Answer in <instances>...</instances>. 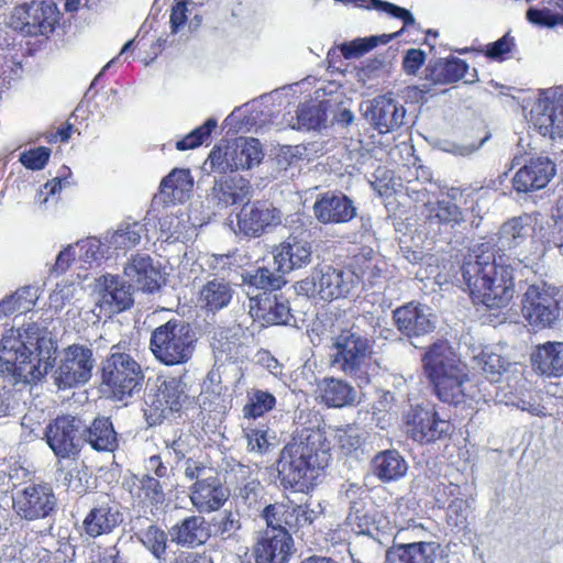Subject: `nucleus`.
Segmentation results:
<instances>
[{"mask_svg": "<svg viewBox=\"0 0 563 563\" xmlns=\"http://www.w3.org/2000/svg\"><path fill=\"white\" fill-rule=\"evenodd\" d=\"M55 352L54 341L37 325L10 329L0 342V373L14 383H36L53 367Z\"/></svg>", "mask_w": 563, "mask_h": 563, "instance_id": "1", "label": "nucleus"}, {"mask_svg": "<svg viewBox=\"0 0 563 563\" xmlns=\"http://www.w3.org/2000/svg\"><path fill=\"white\" fill-rule=\"evenodd\" d=\"M330 442L320 428L297 429L280 451L277 471L282 483L298 492L317 484L330 462Z\"/></svg>", "mask_w": 563, "mask_h": 563, "instance_id": "2", "label": "nucleus"}, {"mask_svg": "<svg viewBox=\"0 0 563 563\" xmlns=\"http://www.w3.org/2000/svg\"><path fill=\"white\" fill-rule=\"evenodd\" d=\"M422 362L424 372L441 401L459 405L467 399L476 402L485 400L481 388L468 378L466 364L448 342L432 344L424 353Z\"/></svg>", "mask_w": 563, "mask_h": 563, "instance_id": "3", "label": "nucleus"}, {"mask_svg": "<svg viewBox=\"0 0 563 563\" xmlns=\"http://www.w3.org/2000/svg\"><path fill=\"white\" fill-rule=\"evenodd\" d=\"M462 277L475 302L487 308L506 307L514 297L512 269L497 264L493 252L470 256L461 268Z\"/></svg>", "mask_w": 563, "mask_h": 563, "instance_id": "4", "label": "nucleus"}, {"mask_svg": "<svg viewBox=\"0 0 563 563\" xmlns=\"http://www.w3.org/2000/svg\"><path fill=\"white\" fill-rule=\"evenodd\" d=\"M378 320L373 314L357 318L351 331H343L333 342L335 352L332 355L333 367L360 380L368 383L371 367L369 338L376 332Z\"/></svg>", "mask_w": 563, "mask_h": 563, "instance_id": "5", "label": "nucleus"}, {"mask_svg": "<svg viewBox=\"0 0 563 563\" xmlns=\"http://www.w3.org/2000/svg\"><path fill=\"white\" fill-rule=\"evenodd\" d=\"M196 341L188 323L172 319L152 332L150 350L166 366L181 365L192 357Z\"/></svg>", "mask_w": 563, "mask_h": 563, "instance_id": "6", "label": "nucleus"}, {"mask_svg": "<svg viewBox=\"0 0 563 563\" xmlns=\"http://www.w3.org/2000/svg\"><path fill=\"white\" fill-rule=\"evenodd\" d=\"M360 287V276L352 269L322 266L299 283V290L309 297L333 300L349 296Z\"/></svg>", "mask_w": 563, "mask_h": 563, "instance_id": "7", "label": "nucleus"}, {"mask_svg": "<svg viewBox=\"0 0 563 563\" xmlns=\"http://www.w3.org/2000/svg\"><path fill=\"white\" fill-rule=\"evenodd\" d=\"M264 157L257 139L240 136L216 145L208 156L211 169L221 174L239 169H251Z\"/></svg>", "mask_w": 563, "mask_h": 563, "instance_id": "8", "label": "nucleus"}, {"mask_svg": "<svg viewBox=\"0 0 563 563\" xmlns=\"http://www.w3.org/2000/svg\"><path fill=\"white\" fill-rule=\"evenodd\" d=\"M102 383L113 397L123 400L141 389L144 378L140 364L123 352H112L102 363Z\"/></svg>", "mask_w": 563, "mask_h": 563, "instance_id": "9", "label": "nucleus"}, {"mask_svg": "<svg viewBox=\"0 0 563 563\" xmlns=\"http://www.w3.org/2000/svg\"><path fill=\"white\" fill-rule=\"evenodd\" d=\"M190 404L187 385L180 378H157L156 389L146 399V415L151 424L159 423L173 412L183 410Z\"/></svg>", "mask_w": 563, "mask_h": 563, "instance_id": "10", "label": "nucleus"}, {"mask_svg": "<svg viewBox=\"0 0 563 563\" xmlns=\"http://www.w3.org/2000/svg\"><path fill=\"white\" fill-rule=\"evenodd\" d=\"M56 505L54 490L46 483H29L12 493V509L23 520L44 519L55 511Z\"/></svg>", "mask_w": 563, "mask_h": 563, "instance_id": "11", "label": "nucleus"}, {"mask_svg": "<svg viewBox=\"0 0 563 563\" xmlns=\"http://www.w3.org/2000/svg\"><path fill=\"white\" fill-rule=\"evenodd\" d=\"M58 9L51 1H31L16 7L12 12L10 25L30 36L51 34L58 23Z\"/></svg>", "mask_w": 563, "mask_h": 563, "instance_id": "12", "label": "nucleus"}, {"mask_svg": "<svg viewBox=\"0 0 563 563\" xmlns=\"http://www.w3.org/2000/svg\"><path fill=\"white\" fill-rule=\"evenodd\" d=\"M402 419L408 437L421 444L435 442L451 433L450 421L442 419L433 408L410 407Z\"/></svg>", "mask_w": 563, "mask_h": 563, "instance_id": "13", "label": "nucleus"}, {"mask_svg": "<svg viewBox=\"0 0 563 563\" xmlns=\"http://www.w3.org/2000/svg\"><path fill=\"white\" fill-rule=\"evenodd\" d=\"M95 360L92 351L84 345L73 344L64 350L54 373L59 388L85 384L91 377Z\"/></svg>", "mask_w": 563, "mask_h": 563, "instance_id": "14", "label": "nucleus"}, {"mask_svg": "<svg viewBox=\"0 0 563 563\" xmlns=\"http://www.w3.org/2000/svg\"><path fill=\"white\" fill-rule=\"evenodd\" d=\"M81 420L69 415L58 416L45 429V439L59 459L76 456L82 445Z\"/></svg>", "mask_w": 563, "mask_h": 563, "instance_id": "15", "label": "nucleus"}, {"mask_svg": "<svg viewBox=\"0 0 563 563\" xmlns=\"http://www.w3.org/2000/svg\"><path fill=\"white\" fill-rule=\"evenodd\" d=\"M522 314L536 329L552 327L560 316L554 294L543 286H529L522 299Z\"/></svg>", "mask_w": 563, "mask_h": 563, "instance_id": "16", "label": "nucleus"}, {"mask_svg": "<svg viewBox=\"0 0 563 563\" xmlns=\"http://www.w3.org/2000/svg\"><path fill=\"white\" fill-rule=\"evenodd\" d=\"M294 551V541L285 527L268 525L261 532L253 554L256 563H287Z\"/></svg>", "mask_w": 563, "mask_h": 563, "instance_id": "17", "label": "nucleus"}, {"mask_svg": "<svg viewBox=\"0 0 563 563\" xmlns=\"http://www.w3.org/2000/svg\"><path fill=\"white\" fill-rule=\"evenodd\" d=\"M96 305L106 314L123 311L133 302L132 292L118 276L106 274L95 280Z\"/></svg>", "mask_w": 563, "mask_h": 563, "instance_id": "18", "label": "nucleus"}, {"mask_svg": "<svg viewBox=\"0 0 563 563\" xmlns=\"http://www.w3.org/2000/svg\"><path fill=\"white\" fill-rule=\"evenodd\" d=\"M531 122L543 136L563 137V92L540 97L531 110Z\"/></svg>", "mask_w": 563, "mask_h": 563, "instance_id": "19", "label": "nucleus"}, {"mask_svg": "<svg viewBox=\"0 0 563 563\" xmlns=\"http://www.w3.org/2000/svg\"><path fill=\"white\" fill-rule=\"evenodd\" d=\"M398 331L409 339L427 335L435 329V316L424 305L409 302L393 312Z\"/></svg>", "mask_w": 563, "mask_h": 563, "instance_id": "20", "label": "nucleus"}, {"mask_svg": "<svg viewBox=\"0 0 563 563\" xmlns=\"http://www.w3.org/2000/svg\"><path fill=\"white\" fill-rule=\"evenodd\" d=\"M239 232L247 236H260L266 229L282 222L278 209L265 201L245 205L236 216Z\"/></svg>", "mask_w": 563, "mask_h": 563, "instance_id": "21", "label": "nucleus"}, {"mask_svg": "<svg viewBox=\"0 0 563 563\" xmlns=\"http://www.w3.org/2000/svg\"><path fill=\"white\" fill-rule=\"evenodd\" d=\"M385 563H449L444 549L435 542L398 544L385 551Z\"/></svg>", "mask_w": 563, "mask_h": 563, "instance_id": "22", "label": "nucleus"}, {"mask_svg": "<svg viewBox=\"0 0 563 563\" xmlns=\"http://www.w3.org/2000/svg\"><path fill=\"white\" fill-rule=\"evenodd\" d=\"M421 217L429 234L437 235L464 222L463 211L454 202L443 199L422 206Z\"/></svg>", "mask_w": 563, "mask_h": 563, "instance_id": "23", "label": "nucleus"}, {"mask_svg": "<svg viewBox=\"0 0 563 563\" xmlns=\"http://www.w3.org/2000/svg\"><path fill=\"white\" fill-rule=\"evenodd\" d=\"M313 212L317 220L323 224L345 223L356 216L353 201L341 192H325L314 205Z\"/></svg>", "mask_w": 563, "mask_h": 563, "instance_id": "24", "label": "nucleus"}, {"mask_svg": "<svg viewBox=\"0 0 563 563\" xmlns=\"http://www.w3.org/2000/svg\"><path fill=\"white\" fill-rule=\"evenodd\" d=\"M229 490L223 486L219 473L210 479L195 482L190 488V501L199 512H212L220 509L229 498Z\"/></svg>", "mask_w": 563, "mask_h": 563, "instance_id": "25", "label": "nucleus"}, {"mask_svg": "<svg viewBox=\"0 0 563 563\" xmlns=\"http://www.w3.org/2000/svg\"><path fill=\"white\" fill-rule=\"evenodd\" d=\"M253 319L269 324H287L291 318L287 301L272 292H257L249 305Z\"/></svg>", "mask_w": 563, "mask_h": 563, "instance_id": "26", "label": "nucleus"}, {"mask_svg": "<svg viewBox=\"0 0 563 563\" xmlns=\"http://www.w3.org/2000/svg\"><path fill=\"white\" fill-rule=\"evenodd\" d=\"M555 175V166L551 159L544 156L531 158L514 176V188L518 192L538 190L547 186Z\"/></svg>", "mask_w": 563, "mask_h": 563, "instance_id": "27", "label": "nucleus"}, {"mask_svg": "<svg viewBox=\"0 0 563 563\" xmlns=\"http://www.w3.org/2000/svg\"><path fill=\"white\" fill-rule=\"evenodd\" d=\"M405 108L394 99L379 96L366 107L365 115L379 133H388L404 123Z\"/></svg>", "mask_w": 563, "mask_h": 563, "instance_id": "28", "label": "nucleus"}, {"mask_svg": "<svg viewBox=\"0 0 563 563\" xmlns=\"http://www.w3.org/2000/svg\"><path fill=\"white\" fill-rule=\"evenodd\" d=\"M124 276L128 279L130 290L136 289L144 292H153L161 286V272L154 267L147 255L136 254L124 266Z\"/></svg>", "mask_w": 563, "mask_h": 563, "instance_id": "29", "label": "nucleus"}, {"mask_svg": "<svg viewBox=\"0 0 563 563\" xmlns=\"http://www.w3.org/2000/svg\"><path fill=\"white\" fill-rule=\"evenodd\" d=\"M312 247L307 241L287 239L273 251L275 269L282 274L307 266L311 262Z\"/></svg>", "mask_w": 563, "mask_h": 563, "instance_id": "30", "label": "nucleus"}, {"mask_svg": "<svg viewBox=\"0 0 563 563\" xmlns=\"http://www.w3.org/2000/svg\"><path fill=\"white\" fill-rule=\"evenodd\" d=\"M172 542L180 547L195 548L210 538V529L202 516H189L169 529Z\"/></svg>", "mask_w": 563, "mask_h": 563, "instance_id": "31", "label": "nucleus"}, {"mask_svg": "<svg viewBox=\"0 0 563 563\" xmlns=\"http://www.w3.org/2000/svg\"><path fill=\"white\" fill-rule=\"evenodd\" d=\"M122 521V515L115 506L101 503L93 506L82 521L84 532L90 538L111 533Z\"/></svg>", "mask_w": 563, "mask_h": 563, "instance_id": "32", "label": "nucleus"}, {"mask_svg": "<svg viewBox=\"0 0 563 563\" xmlns=\"http://www.w3.org/2000/svg\"><path fill=\"white\" fill-rule=\"evenodd\" d=\"M263 518L268 525L276 523L294 532L310 526L300 505L283 503L268 505L263 510Z\"/></svg>", "mask_w": 563, "mask_h": 563, "instance_id": "33", "label": "nucleus"}, {"mask_svg": "<svg viewBox=\"0 0 563 563\" xmlns=\"http://www.w3.org/2000/svg\"><path fill=\"white\" fill-rule=\"evenodd\" d=\"M82 443L98 452H113L118 448V434L109 418L98 417L81 432Z\"/></svg>", "mask_w": 563, "mask_h": 563, "instance_id": "34", "label": "nucleus"}, {"mask_svg": "<svg viewBox=\"0 0 563 563\" xmlns=\"http://www.w3.org/2000/svg\"><path fill=\"white\" fill-rule=\"evenodd\" d=\"M252 192L250 181L241 176H233L216 181L212 198L218 206L228 207L249 199Z\"/></svg>", "mask_w": 563, "mask_h": 563, "instance_id": "35", "label": "nucleus"}, {"mask_svg": "<svg viewBox=\"0 0 563 563\" xmlns=\"http://www.w3.org/2000/svg\"><path fill=\"white\" fill-rule=\"evenodd\" d=\"M318 393L321 401L328 407L341 408L353 405L356 400L355 389L346 382L325 377L318 383Z\"/></svg>", "mask_w": 563, "mask_h": 563, "instance_id": "36", "label": "nucleus"}, {"mask_svg": "<svg viewBox=\"0 0 563 563\" xmlns=\"http://www.w3.org/2000/svg\"><path fill=\"white\" fill-rule=\"evenodd\" d=\"M373 473L382 482H395L402 478L408 471V464L396 450H386L376 454L372 461Z\"/></svg>", "mask_w": 563, "mask_h": 563, "instance_id": "37", "label": "nucleus"}, {"mask_svg": "<svg viewBox=\"0 0 563 563\" xmlns=\"http://www.w3.org/2000/svg\"><path fill=\"white\" fill-rule=\"evenodd\" d=\"M432 78L439 84H451L463 80L465 84H473L478 80L475 68L457 57L439 62L432 70Z\"/></svg>", "mask_w": 563, "mask_h": 563, "instance_id": "38", "label": "nucleus"}, {"mask_svg": "<svg viewBox=\"0 0 563 563\" xmlns=\"http://www.w3.org/2000/svg\"><path fill=\"white\" fill-rule=\"evenodd\" d=\"M194 187V178L188 169H173L161 181V195L164 202H183L186 200Z\"/></svg>", "mask_w": 563, "mask_h": 563, "instance_id": "39", "label": "nucleus"}, {"mask_svg": "<svg viewBox=\"0 0 563 563\" xmlns=\"http://www.w3.org/2000/svg\"><path fill=\"white\" fill-rule=\"evenodd\" d=\"M132 494L139 504L144 508V512L155 515L165 504L166 497L161 482L151 475H144L137 479L135 492Z\"/></svg>", "mask_w": 563, "mask_h": 563, "instance_id": "40", "label": "nucleus"}, {"mask_svg": "<svg viewBox=\"0 0 563 563\" xmlns=\"http://www.w3.org/2000/svg\"><path fill=\"white\" fill-rule=\"evenodd\" d=\"M531 358L541 374L547 376L563 375V342H548L538 346Z\"/></svg>", "mask_w": 563, "mask_h": 563, "instance_id": "41", "label": "nucleus"}, {"mask_svg": "<svg viewBox=\"0 0 563 563\" xmlns=\"http://www.w3.org/2000/svg\"><path fill=\"white\" fill-rule=\"evenodd\" d=\"M383 541L369 532H360L349 544L353 563H373L383 552Z\"/></svg>", "mask_w": 563, "mask_h": 563, "instance_id": "42", "label": "nucleus"}, {"mask_svg": "<svg viewBox=\"0 0 563 563\" xmlns=\"http://www.w3.org/2000/svg\"><path fill=\"white\" fill-rule=\"evenodd\" d=\"M144 231V225L137 222L122 223L117 230L104 235L106 247L109 251H126L132 249L141 242Z\"/></svg>", "mask_w": 563, "mask_h": 563, "instance_id": "43", "label": "nucleus"}, {"mask_svg": "<svg viewBox=\"0 0 563 563\" xmlns=\"http://www.w3.org/2000/svg\"><path fill=\"white\" fill-rule=\"evenodd\" d=\"M532 228L527 218H514L505 222L498 234L499 250H514L531 236Z\"/></svg>", "mask_w": 563, "mask_h": 563, "instance_id": "44", "label": "nucleus"}, {"mask_svg": "<svg viewBox=\"0 0 563 563\" xmlns=\"http://www.w3.org/2000/svg\"><path fill=\"white\" fill-rule=\"evenodd\" d=\"M134 537L157 562H166L168 536L162 528L152 523L136 531Z\"/></svg>", "mask_w": 563, "mask_h": 563, "instance_id": "45", "label": "nucleus"}, {"mask_svg": "<svg viewBox=\"0 0 563 563\" xmlns=\"http://www.w3.org/2000/svg\"><path fill=\"white\" fill-rule=\"evenodd\" d=\"M231 298L232 288L223 279L209 280L199 292V303L210 311L227 307Z\"/></svg>", "mask_w": 563, "mask_h": 563, "instance_id": "46", "label": "nucleus"}, {"mask_svg": "<svg viewBox=\"0 0 563 563\" xmlns=\"http://www.w3.org/2000/svg\"><path fill=\"white\" fill-rule=\"evenodd\" d=\"M158 230V239L167 243L189 241L195 232V229L188 223V218L176 214L161 218Z\"/></svg>", "mask_w": 563, "mask_h": 563, "instance_id": "47", "label": "nucleus"}, {"mask_svg": "<svg viewBox=\"0 0 563 563\" xmlns=\"http://www.w3.org/2000/svg\"><path fill=\"white\" fill-rule=\"evenodd\" d=\"M285 283L284 274L278 271L272 272L267 267H260L244 277L245 291L250 300L252 296H256L253 294L254 289L260 290L258 292H271L269 290L279 289Z\"/></svg>", "mask_w": 563, "mask_h": 563, "instance_id": "48", "label": "nucleus"}, {"mask_svg": "<svg viewBox=\"0 0 563 563\" xmlns=\"http://www.w3.org/2000/svg\"><path fill=\"white\" fill-rule=\"evenodd\" d=\"M328 102H309L301 104L297 110L295 129L317 130L327 121Z\"/></svg>", "mask_w": 563, "mask_h": 563, "instance_id": "49", "label": "nucleus"}, {"mask_svg": "<svg viewBox=\"0 0 563 563\" xmlns=\"http://www.w3.org/2000/svg\"><path fill=\"white\" fill-rule=\"evenodd\" d=\"M276 398L273 394L263 389H251L247 391V401L243 407L245 419H256L273 410Z\"/></svg>", "mask_w": 563, "mask_h": 563, "instance_id": "50", "label": "nucleus"}, {"mask_svg": "<svg viewBox=\"0 0 563 563\" xmlns=\"http://www.w3.org/2000/svg\"><path fill=\"white\" fill-rule=\"evenodd\" d=\"M387 264L379 256L357 258L355 272L360 276V285L367 284L371 287L380 285L385 279L384 272Z\"/></svg>", "mask_w": 563, "mask_h": 563, "instance_id": "51", "label": "nucleus"}, {"mask_svg": "<svg viewBox=\"0 0 563 563\" xmlns=\"http://www.w3.org/2000/svg\"><path fill=\"white\" fill-rule=\"evenodd\" d=\"M396 34L373 35L358 37L340 46L342 55L350 59L360 57L379 44H387Z\"/></svg>", "mask_w": 563, "mask_h": 563, "instance_id": "52", "label": "nucleus"}, {"mask_svg": "<svg viewBox=\"0 0 563 563\" xmlns=\"http://www.w3.org/2000/svg\"><path fill=\"white\" fill-rule=\"evenodd\" d=\"M366 490L363 485L358 483H344L340 490L342 501L349 505L350 514L347 519L353 522L360 518V514L364 509L363 496Z\"/></svg>", "mask_w": 563, "mask_h": 563, "instance_id": "53", "label": "nucleus"}, {"mask_svg": "<svg viewBox=\"0 0 563 563\" xmlns=\"http://www.w3.org/2000/svg\"><path fill=\"white\" fill-rule=\"evenodd\" d=\"M216 536L221 540L236 539L242 528L238 511L224 510L214 518Z\"/></svg>", "mask_w": 563, "mask_h": 563, "instance_id": "54", "label": "nucleus"}, {"mask_svg": "<svg viewBox=\"0 0 563 563\" xmlns=\"http://www.w3.org/2000/svg\"><path fill=\"white\" fill-rule=\"evenodd\" d=\"M334 438L343 451L351 453L364 444L366 432L356 424H349L336 429Z\"/></svg>", "mask_w": 563, "mask_h": 563, "instance_id": "55", "label": "nucleus"}, {"mask_svg": "<svg viewBox=\"0 0 563 563\" xmlns=\"http://www.w3.org/2000/svg\"><path fill=\"white\" fill-rule=\"evenodd\" d=\"M217 125L218 122L216 119H208L202 125L196 128L185 137L177 141L176 148L178 151H187L200 146L210 136L211 132L217 128Z\"/></svg>", "mask_w": 563, "mask_h": 563, "instance_id": "56", "label": "nucleus"}, {"mask_svg": "<svg viewBox=\"0 0 563 563\" xmlns=\"http://www.w3.org/2000/svg\"><path fill=\"white\" fill-rule=\"evenodd\" d=\"M479 364L487 378L492 382H497L499 376L503 375L510 363L503 358L499 354L484 350L478 356Z\"/></svg>", "mask_w": 563, "mask_h": 563, "instance_id": "57", "label": "nucleus"}, {"mask_svg": "<svg viewBox=\"0 0 563 563\" xmlns=\"http://www.w3.org/2000/svg\"><path fill=\"white\" fill-rule=\"evenodd\" d=\"M79 291L80 288L73 283H58L55 289L49 294V308L55 312L62 311L65 308V306L69 303Z\"/></svg>", "mask_w": 563, "mask_h": 563, "instance_id": "58", "label": "nucleus"}, {"mask_svg": "<svg viewBox=\"0 0 563 563\" xmlns=\"http://www.w3.org/2000/svg\"><path fill=\"white\" fill-rule=\"evenodd\" d=\"M244 437L247 442V451L263 454L268 450L269 442L267 438V430L264 426H255L249 423L243 428Z\"/></svg>", "mask_w": 563, "mask_h": 563, "instance_id": "59", "label": "nucleus"}, {"mask_svg": "<svg viewBox=\"0 0 563 563\" xmlns=\"http://www.w3.org/2000/svg\"><path fill=\"white\" fill-rule=\"evenodd\" d=\"M75 246L76 249H79V258L89 264L97 262L109 252L106 247L104 241L101 242L99 239L93 236L76 243Z\"/></svg>", "mask_w": 563, "mask_h": 563, "instance_id": "60", "label": "nucleus"}, {"mask_svg": "<svg viewBox=\"0 0 563 563\" xmlns=\"http://www.w3.org/2000/svg\"><path fill=\"white\" fill-rule=\"evenodd\" d=\"M263 487L256 478L246 481L241 485L236 493L235 498L246 505L247 507H256L262 495Z\"/></svg>", "mask_w": 563, "mask_h": 563, "instance_id": "61", "label": "nucleus"}, {"mask_svg": "<svg viewBox=\"0 0 563 563\" xmlns=\"http://www.w3.org/2000/svg\"><path fill=\"white\" fill-rule=\"evenodd\" d=\"M527 19L537 25L552 27L555 25H563V14L553 12L548 8L534 9L531 8L527 11Z\"/></svg>", "mask_w": 563, "mask_h": 563, "instance_id": "62", "label": "nucleus"}, {"mask_svg": "<svg viewBox=\"0 0 563 563\" xmlns=\"http://www.w3.org/2000/svg\"><path fill=\"white\" fill-rule=\"evenodd\" d=\"M51 156V150L45 146L32 148L20 155V162L23 166L32 170H41L44 168Z\"/></svg>", "mask_w": 563, "mask_h": 563, "instance_id": "63", "label": "nucleus"}, {"mask_svg": "<svg viewBox=\"0 0 563 563\" xmlns=\"http://www.w3.org/2000/svg\"><path fill=\"white\" fill-rule=\"evenodd\" d=\"M183 467L185 477L195 482L210 479V476L217 472L212 466L195 459H187Z\"/></svg>", "mask_w": 563, "mask_h": 563, "instance_id": "64", "label": "nucleus"}]
</instances>
